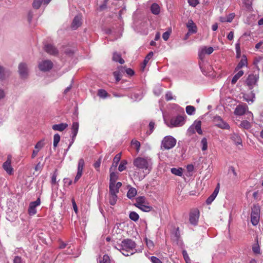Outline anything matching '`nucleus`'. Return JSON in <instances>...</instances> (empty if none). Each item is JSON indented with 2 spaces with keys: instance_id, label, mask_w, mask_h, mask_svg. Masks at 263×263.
I'll list each match as a JSON object with an SVG mask.
<instances>
[{
  "instance_id": "29",
  "label": "nucleus",
  "mask_w": 263,
  "mask_h": 263,
  "mask_svg": "<svg viewBox=\"0 0 263 263\" xmlns=\"http://www.w3.org/2000/svg\"><path fill=\"white\" fill-rule=\"evenodd\" d=\"M244 72L243 70H239L232 78L231 83L234 84L236 83L237 80L243 76Z\"/></svg>"
},
{
  "instance_id": "19",
  "label": "nucleus",
  "mask_w": 263,
  "mask_h": 263,
  "mask_svg": "<svg viewBox=\"0 0 263 263\" xmlns=\"http://www.w3.org/2000/svg\"><path fill=\"white\" fill-rule=\"evenodd\" d=\"M219 184H218L216 188L215 189L213 193L210 195V196L206 199V202L207 204H210L215 199L216 197L218 194L219 191Z\"/></svg>"
},
{
  "instance_id": "51",
  "label": "nucleus",
  "mask_w": 263,
  "mask_h": 263,
  "mask_svg": "<svg viewBox=\"0 0 263 263\" xmlns=\"http://www.w3.org/2000/svg\"><path fill=\"white\" fill-rule=\"evenodd\" d=\"M114 77L117 82H119L121 78V74L119 71H115L113 73Z\"/></svg>"
},
{
  "instance_id": "24",
  "label": "nucleus",
  "mask_w": 263,
  "mask_h": 263,
  "mask_svg": "<svg viewBox=\"0 0 263 263\" xmlns=\"http://www.w3.org/2000/svg\"><path fill=\"white\" fill-rule=\"evenodd\" d=\"M68 125L67 123H62L60 124H54L52 125V128L54 130L63 132L68 127Z\"/></svg>"
},
{
  "instance_id": "1",
  "label": "nucleus",
  "mask_w": 263,
  "mask_h": 263,
  "mask_svg": "<svg viewBox=\"0 0 263 263\" xmlns=\"http://www.w3.org/2000/svg\"><path fill=\"white\" fill-rule=\"evenodd\" d=\"M133 164L145 174H149L152 168V160L148 157H138L134 160Z\"/></svg>"
},
{
  "instance_id": "2",
  "label": "nucleus",
  "mask_w": 263,
  "mask_h": 263,
  "mask_svg": "<svg viewBox=\"0 0 263 263\" xmlns=\"http://www.w3.org/2000/svg\"><path fill=\"white\" fill-rule=\"evenodd\" d=\"M135 242L131 239H125L121 243V252L125 256H129L134 253Z\"/></svg>"
},
{
  "instance_id": "34",
  "label": "nucleus",
  "mask_w": 263,
  "mask_h": 263,
  "mask_svg": "<svg viewBox=\"0 0 263 263\" xmlns=\"http://www.w3.org/2000/svg\"><path fill=\"white\" fill-rule=\"evenodd\" d=\"M117 201V196L116 194L109 193V203L111 205H115Z\"/></svg>"
},
{
  "instance_id": "58",
  "label": "nucleus",
  "mask_w": 263,
  "mask_h": 263,
  "mask_svg": "<svg viewBox=\"0 0 263 263\" xmlns=\"http://www.w3.org/2000/svg\"><path fill=\"white\" fill-rule=\"evenodd\" d=\"M182 254H183V257H184V258L186 261V263H190L189 262V257L188 256V255H187V253L186 252V251H183L182 252Z\"/></svg>"
},
{
  "instance_id": "4",
  "label": "nucleus",
  "mask_w": 263,
  "mask_h": 263,
  "mask_svg": "<svg viewBox=\"0 0 263 263\" xmlns=\"http://www.w3.org/2000/svg\"><path fill=\"white\" fill-rule=\"evenodd\" d=\"M260 208L258 205H254L252 208L251 221L253 225L256 226L259 221Z\"/></svg>"
},
{
  "instance_id": "52",
  "label": "nucleus",
  "mask_w": 263,
  "mask_h": 263,
  "mask_svg": "<svg viewBox=\"0 0 263 263\" xmlns=\"http://www.w3.org/2000/svg\"><path fill=\"white\" fill-rule=\"evenodd\" d=\"M149 128V132H147V134L148 135H150L154 130V127H155V123L153 121H151L149 123L148 125Z\"/></svg>"
},
{
  "instance_id": "8",
  "label": "nucleus",
  "mask_w": 263,
  "mask_h": 263,
  "mask_svg": "<svg viewBox=\"0 0 263 263\" xmlns=\"http://www.w3.org/2000/svg\"><path fill=\"white\" fill-rule=\"evenodd\" d=\"M18 73L22 79L27 78L29 75V68L26 63H21L19 64Z\"/></svg>"
},
{
  "instance_id": "33",
  "label": "nucleus",
  "mask_w": 263,
  "mask_h": 263,
  "mask_svg": "<svg viewBox=\"0 0 263 263\" xmlns=\"http://www.w3.org/2000/svg\"><path fill=\"white\" fill-rule=\"evenodd\" d=\"M109 193L117 194L119 192V189L115 186V183H109Z\"/></svg>"
},
{
  "instance_id": "62",
  "label": "nucleus",
  "mask_w": 263,
  "mask_h": 263,
  "mask_svg": "<svg viewBox=\"0 0 263 263\" xmlns=\"http://www.w3.org/2000/svg\"><path fill=\"white\" fill-rule=\"evenodd\" d=\"M101 164V159H99L98 161H97L93 164V166L95 168L99 169Z\"/></svg>"
},
{
  "instance_id": "23",
  "label": "nucleus",
  "mask_w": 263,
  "mask_h": 263,
  "mask_svg": "<svg viewBox=\"0 0 263 263\" xmlns=\"http://www.w3.org/2000/svg\"><path fill=\"white\" fill-rule=\"evenodd\" d=\"M186 27L189 31L191 33H195L197 32V27L195 24L191 20H189L186 24Z\"/></svg>"
},
{
  "instance_id": "10",
  "label": "nucleus",
  "mask_w": 263,
  "mask_h": 263,
  "mask_svg": "<svg viewBox=\"0 0 263 263\" xmlns=\"http://www.w3.org/2000/svg\"><path fill=\"white\" fill-rule=\"evenodd\" d=\"M85 165V162L83 158L79 159L78 164V172L74 178V182H77L81 177L83 174V170Z\"/></svg>"
},
{
  "instance_id": "54",
  "label": "nucleus",
  "mask_w": 263,
  "mask_h": 263,
  "mask_svg": "<svg viewBox=\"0 0 263 263\" xmlns=\"http://www.w3.org/2000/svg\"><path fill=\"white\" fill-rule=\"evenodd\" d=\"M188 3L190 6L194 7L198 4L199 1L198 0H188Z\"/></svg>"
},
{
  "instance_id": "31",
  "label": "nucleus",
  "mask_w": 263,
  "mask_h": 263,
  "mask_svg": "<svg viewBox=\"0 0 263 263\" xmlns=\"http://www.w3.org/2000/svg\"><path fill=\"white\" fill-rule=\"evenodd\" d=\"M137 194V190L135 188L131 187L129 189L127 196L128 198L132 199Z\"/></svg>"
},
{
  "instance_id": "3",
  "label": "nucleus",
  "mask_w": 263,
  "mask_h": 263,
  "mask_svg": "<svg viewBox=\"0 0 263 263\" xmlns=\"http://www.w3.org/2000/svg\"><path fill=\"white\" fill-rule=\"evenodd\" d=\"M176 144V140L171 136L165 137L161 142V148L170 149L174 147Z\"/></svg>"
},
{
  "instance_id": "55",
  "label": "nucleus",
  "mask_w": 263,
  "mask_h": 263,
  "mask_svg": "<svg viewBox=\"0 0 263 263\" xmlns=\"http://www.w3.org/2000/svg\"><path fill=\"white\" fill-rule=\"evenodd\" d=\"M252 250L255 254H260V248L258 245L254 246L252 248Z\"/></svg>"
},
{
  "instance_id": "13",
  "label": "nucleus",
  "mask_w": 263,
  "mask_h": 263,
  "mask_svg": "<svg viewBox=\"0 0 263 263\" xmlns=\"http://www.w3.org/2000/svg\"><path fill=\"white\" fill-rule=\"evenodd\" d=\"M11 157L9 156L7 160L4 163L3 165V168L9 175L13 174V169L11 166Z\"/></svg>"
},
{
  "instance_id": "5",
  "label": "nucleus",
  "mask_w": 263,
  "mask_h": 263,
  "mask_svg": "<svg viewBox=\"0 0 263 263\" xmlns=\"http://www.w3.org/2000/svg\"><path fill=\"white\" fill-rule=\"evenodd\" d=\"M185 123V118L182 116H178L171 119V125H168L170 127L182 126Z\"/></svg>"
},
{
  "instance_id": "37",
  "label": "nucleus",
  "mask_w": 263,
  "mask_h": 263,
  "mask_svg": "<svg viewBox=\"0 0 263 263\" xmlns=\"http://www.w3.org/2000/svg\"><path fill=\"white\" fill-rule=\"evenodd\" d=\"M129 217L131 220L134 221H137L139 218V215L135 212H131L129 213Z\"/></svg>"
},
{
  "instance_id": "6",
  "label": "nucleus",
  "mask_w": 263,
  "mask_h": 263,
  "mask_svg": "<svg viewBox=\"0 0 263 263\" xmlns=\"http://www.w3.org/2000/svg\"><path fill=\"white\" fill-rule=\"evenodd\" d=\"M259 79L258 74H250L246 80V84L250 90L257 85V81Z\"/></svg>"
},
{
  "instance_id": "17",
  "label": "nucleus",
  "mask_w": 263,
  "mask_h": 263,
  "mask_svg": "<svg viewBox=\"0 0 263 263\" xmlns=\"http://www.w3.org/2000/svg\"><path fill=\"white\" fill-rule=\"evenodd\" d=\"M44 49L48 53L51 55H56L58 53V50L52 45L48 44L44 47Z\"/></svg>"
},
{
  "instance_id": "12",
  "label": "nucleus",
  "mask_w": 263,
  "mask_h": 263,
  "mask_svg": "<svg viewBox=\"0 0 263 263\" xmlns=\"http://www.w3.org/2000/svg\"><path fill=\"white\" fill-rule=\"evenodd\" d=\"M41 203L40 199L38 198L35 201L30 202L28 208V213L30 215H33L36 214V207Z\"/></svg>"
},
{
  "instance_id": "47",
  "label": "nucleus",
  "mask_w": 263,
  "mask_h": 263,
  "mask_svg": "<svg viewBox=\"0 0 263 263\" xmlns=\"http://www.w3.org/2000/svg\"><path fill=\"white\" fill-rule=\"evenodd\" d=\"M99 263H110L109 257L107 255H104Z\"/></svg>"
},
{
  "instance_id": "56",
  "label": "nucleus",
  "mask_w": 263,
  "mask_h": 263,
  "mask_svg": "<svg viewBox=\"0 0 263 263\" xmlns=\"http://www.w3.org/2000/svg\"><path fill=\"white\" fill-rule=\"evenodd\" d=\"M146 243L149 249H152L153 248L154 243L152 240L146 239Z\"/></svg>"
},
{
  "instance_id": "43",
  "label": "nucleus",
  "mask_w": 263,
  "mask_h": 263,
  "mask_svg": "<svg viewBox=\"0 0 263 263\" xmlns=\"http://www.w3.org/2000/svg\"><path fill=\"white\" fill-rule=\"evenodd\" d=\"M131 143L136 148L137 152L138 153L140 150V143L137 140H133Z\"/></svg>"
},
{
  "instance_id": "50",
  "label": "nucleus",
  "mask_w": 263,
  "mask_h": 263,
  "mask_svg": "<svg viewBox=\"0 0 263 263\" xmlns=\"http://www.w3.org/2000/svg\"><path fill=\"white\" fill-rule=\"evenodd\" d=\"M44 144L43 142L42 141H40L35 145V149H39V151H40L44 146Z\"/></svg>"
},
{
  "instance_id": "44",
  "label": "nucleus",
  "mask_w": 263,
  "mask_h": 263,
  "mask_svg": "<svg viewBox=\"0 0 263 263\" xmlns=\"http://www.w3.org/2000/svg\"><path fill=\"white\" fill-rule=\"evenodd\" d=\"M121 157V153H119L117 154L114 158L113 163L115 164V166H116L118 164L119 162L120 161Z\"/></svg>"
},
{
  "instance_id": "26",
  "label": "nucleus",
  "mask_w": 263,
  "mask_h": 263,
  "mask_svg": "<svg viewBox=\"0 0 263 263\" xmlns=\"http://www.w3.org/2000/svg\"><path fill=\"white\" fill-rule=\"evenodd\" d=\"M194 126L196 132L200 135L202 134V131L201 128V122L199 120H195L194 123L192 124Z\"/></svg>"
},
{
  "instance_id": "63",
  "label": "nucleus",
  "mask_w": 263,
  "mask_h": 263,
  "mask_svg": "<svg viewBox=\"0 0 263 263\" xmlns=\"http://www.w3.org/2000/svg\"><path fill=\"white\" fill-rule=\"evenodd\" d=\"M165 99L167 101H170L173 99L172 94L171 92H167L165 95Z\"/></svg>"
},
{
  "instance_id": "15",
  "label": "nucleus",
  "mask_w": 263,
  "mask_h": 263,
  "mask_svg": "<svg viewBox=\"0 0 263 263\" xmlns=\"http://www.w3.org/2000/svg\"><path fill=\"white\" fill-rule=\"evenodd\" d=\"M242 98L249 104H251L254 102L255 94L253 91H251L249 93H243Z\"/></svg>"
},
{
  "instance_id": "59",
  "label": "nucleus",
  "mask_w": 263,
  "mask_h": 263,
  "mask_svg": "<svg viewBox=\"0 0 263 263\" xmlns=\"http://www.w3.org/2000/svg\"><path fill=\"white\" fill-rule=\"evenodd\" d=\"M57 174L56 172H54L52 176V179H51L52 184H55L57 182Z\"/></svg>"
},
{
  "instance_id": "30",
  "label": "nucleus",
  "mask_w": 263,
  "mask_h": 263,
  "mask_svg": "<svg viewBox=\"0 0 263 263\" xmlns=\"http://www.w3.org/2000/svg\"><path fill=\"white\" fill-rule=\"evenodd\" d=\"M151 10L153 14H158L160 12V8L158 4L154 3L151 6Z\"/></svg>"
},
{
  "instance_id": "41",
  "label": "nucleus",
  "mask_w": 263,
  "mask_h": 263,
  "mask_svg": "<svg viewBox=\"0 0 263 263\" xmlns=\"http://www.w3.org/2000/svg\"><path fill=\"white\" fill-rule=\"evenodd\" d=\"M42 4H43V0H34L32 3V6L35 9H39Z\"/></svg>"
},
{
  "instance_id": "25",
  "label": "nucleus",
  "mask_w": 263,
  "mask_h": 263,
  "mask_svg": "<svg viewBox=\"0 0 263 263\" xmlns=\"http://www.w3.org/2000/svg\"><path fill=\"white\" fill-rule=\"evenodd\" d=\"M247 65V59L245 55H243L240 61L238 64L237 66L235 68L236 71L239 70L240 69L244 66Z\"/></svg>"
},
{
  "instance_id": "9",
  "label": "nucleus",
  "mask_w": 263,
  "mask_h": 263,
  "mask_svg": "<svg viewBox=\"0 0 263 263\" xmlns=\"http://www.w3.org/2000/svg\"><path fill=\"white\" fill-rule=\"evenodd\" d=\"M53 67V63L50 60H44L39 64V68L42 71H47Z\"/></svg>"
},
{
  "instance_id": "35",
  "label": "nucleus",
  "mask_w": 263,
  "mask_h": 263,
  "mask_svg": "<svg viewBox=\"0 0 263 263\" xmlns=\"http://www.w3.org/2000/svg\"><path fill=\"white\" fill-rule=\"evenodd\" d=\"M138 208L141 210L146 212H149L153 209L152 206H150L148 203H146V204H143Z\"/></svg>"
},
{
  "instance_id": "61",
  "label": "nucleus",
  "mask_w": 263,
  "mask_h": 263,
  "mask_svg": "<svg viewBox=\"0 0 263 263\" xmlns=\"http://www.w3.org/2000/svg\"><path fill=\"white\" fill-rule=\"evenodd\" d=\"M235 17L234 13H231L227 17V22H231Z\"/></svg>"
},
{
  "instance_id": "53",
  "label": "nucleus",
  "mask_w": 263,
  "mask_h": 263,
  "mask_svg": "<svg viewBox=\"0 0 263 263\" xmlns=\"http://www.w3.org/2000/svg\"><path fill=\"white\" fill-rule=\"evenodd\" d=\"M196 131V130H195L194 126L192 125L187 129V134L191 136V135L195 133Z\"/></svg>"
},
{
  "instance_id": "38",
  "label": "nucleus",
  "mask_w": 263,
  "mask_h": 263,
  "mask_svg": "<svg viewBox=\"0 0 263 263\" xmlns=\"http://www.w3.org/2000/svg\"><path fill=\"white\" fill-rule=\"evenodd\" d=\"M201 149L203 151H206L208 149V142L206 138H203L201 141Z\"/></svg>"
},
{
  "instance_id": "16",
  "label": "nucleus",
  "mask_w": 263,
  "mask_h": 263,
  "mask_svg": "<svg viewBox=\"0 0 263 263\" xmlns=\"http://www.w3.org/2000/svg\"><path fill=\"white\" fill-rule=\"evenodd\" d=\"M248 109V106L246 104H240L236 107L234 113L236 115L241 116L246 112Z\"/></svg>"
},
{
  "instance_id": "46",
  "label": "nucleus",
  "mask_w": 263,
  "mask_h": 263,
  "mask_svg": "<svg viewBox=\"0 0 263 263\" xmlns=\"http://www.w3.org/2000/svg\"><path fill=\"white\" fill-rule=\"evenodd\" d=\"M127 164V162L126 161H122V162L120 164L118 170L120 172H122L126 169V164Z\"/></svg>"
},
{
  "instance_id": "49",
  "label": "nucleus",
  "mask_w": 263,
  "mask_h": 263,
  "mask_svg": "<svg viewBox=\"0 0 263 263\" xmlns=\"http://www.w3.org/2000/svg\"><path fill=\"white\" fill-rule=\"evenodd\" d=\"M236 58H240L241 56V51L240 45L239 44H236Z\"/></svg>"
},
{
  "instance_id": "60",
  "label": "nucleus",
  "mask_w": 263,
  "mask_h": 263,
  "mask_svg": "<svg viewBox=\"0 0 263 263\" xmlns=\"http://www.w3.org/2000/svg\"><path fill=\"white\" fill-rule=\"evenodd\" d=\"M151 261L153 263H162V261L155 256L151 257Z\"/></svg>"
},
{
  "instance_id": "7",
  "label": "nucleus",
  "mask_w": 263,
  "mask_h": 263,
  "mask_svg": "<svg viewBox=\"0 0 263 263\" xmlns=\"http://www.w3.org/2000/svg\"><path fill=\"white\" fill-rule=\"evenodd\" d=\"M199 217V211L197 209L192 210L189 215V221L190 223L194 226H196L198 222Z\"/></svg>"
},
{
  "instance_id": "14",
  "label": "nucleus",
  "mask_w": 263,
  "mask_h": 263,
  "mask_svg": "<svg viewBox=\"0 0 263 263\" xmlns=\"http://www.w3.org/2000/svg\"><path fill=\"white\" fill-rule=\"evenodd\" d=\"M215 122L216 126L222 129H229L230 126L229 124L224 122L220 117H217L215 118Z\"/></svg>"
},
{
  "instance_id": "39",
  "label": "nucleus",
  "mask_w": 263,
  "mask_h": 263,
  "mask_svg": "<svg viewBox=\"0 0 263 263\" xmlns=\"http://www.w3.org/2000/svg\"><path fill=\"white\" fill-rule=\"evenodd\" d=\"M118 175L116 173L114 172L111 173L110 175L109 183H112L115 184V183L116 182V180L118 179Z\"/></svg>"
},
{
  "instance_id": "36",
  "label": "nucleus",
  "mask_w": 263,
  "mask_h": 263,
  "mask_svg": "<svg viewBox=\"0 0 263 263\" xmlns=\"http://www.w3.org/2000/svg\"><path fill=\"white\" fill-rule=\"evenodd\" d=\"M185 110L189 115H192L195 113V108L193 106L188 105L186 107Z\"/></svg>"
},
{
  "instance_id": "27",
  "label": "nucleus",
  "mask_w": 263,
  "mask_h": 263,
  "mask_svg": "<svg viewBox=\"0 0 263 263\" xmlns=\"http://www.w3.org/2000/svg\"><path fill=\"white\" fill-rule=\"evenodd\" d=\"M112 60L115 62H118L121 64H123L124 63V60L121 58V55L117 52L114 53Z\"/></svg>"
},
{
  "instance_id": "11",
  "label": "nucleus",
  "mask_w": 263,
  "mask_h": 263,
  "mask_svg": "<svg viewBox=\"0 0 263 263\" xmlns=\"http://www.w3.org/2000/svg\"><path fill=\"white\" fill-rule=\"evenodd\" d=\"M214 51L213 47L203 46L200 48L198 52V56L201 60H203L204 58L205 54H210Z\"/></svg>"
},
{
  "instance_id": "32",
  "label": "nucleus",
  "mask_w": 263,
  "mask_h": 263,
  "mask_svg": "<svg viewBox=\"0 0 263 263\" xmlns=\"http://www.w3.org/2000/svg\"><path fill=\"white\" fill-rule=\"evenodd\" d=\"M171 172L172 174L178 176H181L182 175V168L181 167L172 168L171 170Z\"/></svg>"
},
{
  "instance_id": "64",
  "label": "nucleus",
  "mask_w": 263,
  "mask_h": 263,
  "mask_svg": "<svg viewBox=\"0 0 263 263\" xmlns=\"http://www.w3.org/2000/svg\"><path fill=\"white\" fill-rule=\"evenodd\" d=\"M13 263H22L21 258L18 256L15 257L13 260Z\"/></svg>"
},
{
  "instance_id": "42",
  "label": "nucleus",
  "mask_w": 263,
  "mask_h": 263,
  "mask_svg": "<svg viewBox=\"0 0 263 263\" xmlns=\"http://www.w3.org/2000/svg\"><path fill=\"white\" fill-rule=\"evenodd\" d=\"M153 54H154L153 52L151 51L145 58V59L144 60V61H143V68L146 66V65L148 63V61L152 58V57L153 56Z\"/></svg>"
},
{
  "instance_id": "18",
  "label": "nucleus",
  "mask_w": 263,
  "mask_h": 263,
  "mask_svg": "<svg viewBox=\"0 0 263 263\" xmlns=\"http://www.w3.org/2000/svg\"><path fill=\"white\" fill-rule=\"evenodd\" d=\"M79 124L78 122H74L72 123V127H71L72 134V141L71 142V143L69 144V147L72 145V144L73 143V142L74 140L76 137L77 136V135L78 134V130H79Z\"/></svg>"
},
{
  "instance_id": "21",
  "label": "nucleus",
  "mask_w": 263,
  "mask_h": 263,
  "mask_svg": "<svg viewBox=\"0 0 263 263\" xmlns=\"http://www.w3.org/2000/svg\"><path fill=\"white\" fill-rule=\"evenodd\" d=\"M230 138L235 144L242 145V140L238 134L235 133L232 134L230 135Z\"/></svg>"
},
{
  "instance_id": "40",
  "label": "nucleus",
  "mask_w": 263,
  "mask_h": 263,
  "mask_svg": "<svg viewBox=\"0 0 263 263\" xmlns=\"http://www.w3.org/2000/svg\"><path fill=\"white\" fill-rule=\"evenodd\" d=\"M60 140V136L59 134H55L53 136V146L56 147Z\"/></svg>"
},
{
  "instance_id": "45",
  "label": "nucleus",
  "mask_w": 263,
  "mask_h": 263,
  "mask_svg": "<svg viewBox=\"0 0 263 263\" xmlns=\"http://www.w3.org/2000/svg\"><path fill=\"white\" fill-rule=\"evenodd\" d=\"M240 126L245 129H249L251 127V125L248 121L245 120L241 122Z\"/></svg>"
},
{
  "instance_id": "20",
  "label": "nucleus",
  "mask_w": 263,
  "mask_h": 263,
  "mask_svg": "<svg viewBox=\"0 0 263 263\" xmlns=\"http://www.w3.org/2000/svg\"><path fill=\"white\" fill-rule=\"evenodd\" d=\"M82 24V16L77 15L74 17L71 24V27L73 29H77Z\"/></svg>"
},
{
  "instance_id": "48",
  "label": "nucleus",
  "mask_w": 263,
  "mask_h": 263,
  "mask_svg": "<svg viewBox=\"0 0 263 263\" xmlns=\"http://www.w3.org/2000/svg\"><path fill=\"white\" fill-rule=\"evenodd\" d=\"M98 96L101 98H105L107 96V92L103 89H99L98 91Z\"/></svg>"
},
{
  "instance_id": "57",
  "label": "nucleus",
  "mask_w": 263,
  "mask_h": 263,
  "mask_svg": "<svg viewBox=\"0 0 263 263\" xmlns=\"http://www.w3.org/2000/svg\"><path fill=\"white\" fill-rule=\"evenodd\" d=\"M170 35V33L168 31H166L163 33L162 35V37L163 40L165 41H167Z\"/></svg>"
},
{
  "instance_id": "22",
  "label": "nucleus",
  "mask_w": 263,
  "mask_h": 263,
  "mask_svg": "<svg viewBox=\"0 0 263 263\" xmlns=\"http://www.w3.org/2000/svg\"><path fill=\"white\" fill-rule=\"evenodd\" d=\"M147 203V201L144 196H139L136 198L135 205L137 208H139L143 204H146Z\"/></svg>"
},
{
  "instance_id": "28",
  "label": "nucleus",
  "mask_w": 263,
  "mask_h": 263,
  "mask_svg": "<svg viewBox=\"0 0 263 263\" xmlns=\"http://www.w3.org/2000/svg\"><path fill=\"white\" fill-rule=\"evenodd\" d=\"M10 72L7 71L2 66H0V79H4L8 77Z\"/></svg>"
}]
</instances>
